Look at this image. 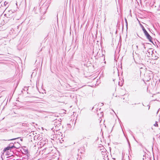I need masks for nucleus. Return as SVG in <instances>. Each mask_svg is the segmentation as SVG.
<instances>
[{"label":"nucleus","mask_w":160,"mask_h":160,"mask_svg":"<svg viewBox=\"0 0 160 160\" xmlns=\"http://www.w3.org/2000/svg\"><path fill=\"white\" fill-rule=\"evenodd\" d=\"M143 32L145 35V36L147 37V39L149 40V41L150 42H152V37L150 35L148 32L146 30L143 31Z\"/></svg>","instance_id":"nucleus-1"},{"label":"nucleus","mask_w":160,"mask_h":160,"mask_svg":"<svg viewBox=\"0 0 160 160\" xmlns=\"http://www.w3.org/2000/svg\"><path fill=\"white\" fill-rule=\"evenodd\" d=\"M145 49V46L143 43H141L139 44V49L144 50Z\"/></svg>","instance_id":"nucleus-2"},{"label":"nucleus","mask_w":160,"mask_h":160,"mask_svg":"<svg viewBox=\"0 0 160 160\" xmlns=\"http://www.w3.org/2000/svg\"><path fill=\"white\" fill-rule=\"evenodd\" d=\"M15 148V147L14 145H12L11 146H8L6 147V148H5L4 150V152H5L9 150H10L11 149L13 148Z\"/></svg>","instance_id":"nucleus-3"},{"label":"nucleus","mask_w":160,"mask_h":160,"mask_svg":"<svg viewBox=\"0 0 160 160\" xmlns=\"http://www.w3.org/2000/svg\"><path fill=\"white\" fill-rule=\"evenodd\" d=\"M141 28L143 32L146 30L142 25H141Z\"/></svg>","instance_id":"nucleus-4"},{"label":"nucleus","mask_w":160,"mask_h":160,"mask_svg":"<svg viewBox=\"0 0 160 160\" xmlns=\"http://www.w3.org/2000/svg\"><path fill=\"white\" fill-rule=\"evenodd\" d=\"M125 22L126 23V26L127 27L128 26V22H127V20L126 18H125Z\"/></svg>","instance_id":"nucleus-5"},{"label":"nucleus","mask_w":160,"mask_h":160,"mask_svg":"<svg viewBox=\"0 0 160 160\" xmlns=\"http://www.w3.org/2000/svg\"><path fill=\"white\" fill-rule=\"evenodd\" d=\"M20 137H17L16 138H13V139H11V140H15V139H18V138H19Z\"/></svg>","instance_id":"nucleus-6"},{"label":"nucleus","mask_w":160,"mask_h":160,"mask_svg":"<svg viewBox=\"0 0 160 160\" xmlns=\"http://www.w3.org/2000/svg\"><path fill=\"white\" fill-rule=\"evenodd\" d=\"M136 47H137V49H139V45L138 46V45H137L136 46Z\"/></svg>","instance_id":"nucleus-7"},{"label":"nucleus","mask_w":160,"mask_h":160,"mask_svg":"<svg viewBox=\"0 0 160 160\" xmlns=\"http://www.w3.org/2000/svg\"><path fill=\"white\" fill-rule=\"evenodd\" d=\"M154 125L156 126H158V124L157 123H155V124H154Z\"/></svg>","instance_id":"nucleus-8"},{"label":"nucleus","mask_w":160,"mask_h":160,"mask_svg":"<svg viewBox=\"0 0 160 160\" xmlns=\"http://www.w3.org/2000/svg\"><path fill=\"white\" fill-rule=\"evenodd\" d=\"M18 26H17V27L16 28H15V30H16V29H18Z\"/></svg>","instance_id":"nucleus-9"},{"label":"nucleus","mask_w":160,"mask_h":160,"mask_svg":"<svg viewBox=\"0 0 160 160\" xmlns=\"http://www.w3.org/2000/svg\"><path fill=\"white\" fill-rule=\"evenodd\" d=\"M19 31H17V32L15 33H18V32Z\"/></svg>","instance_id":"nucleus-10"},{"label":"nucleus","mask_w":160,"mask_h":160,"mask_svg":"<svg viewBox=\"0 0 160 160\" xmlns=\"http://www.w3.org/2000/svg\"><path fill=\"white\" fill-rule=\"evenodd\" d=\"M147 52H148V53H150V52H149L148 51H147Z\"/></svg>","instance_id":"nucleus-11"},{"label":"nucleus","mask_w":160,"mask_h":160,"mask_svg":"<svg viewBox=\"0 0 160 160\" xmlns=\"http://www.w3.org/2000/svg\"><path fill=\"white\" fill-rule=\"evenodd\" d=\"M58 130H60V129H58Z\"/></svg>","instance_id":"nucleus-12"}]
</instances>
